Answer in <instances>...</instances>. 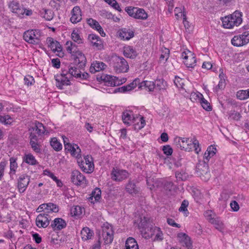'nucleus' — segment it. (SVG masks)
<instances>
[{
	"instance_id": "nucleus-1",
	"label": "nucleus",
	"mask_w": 249,
	"mask_h": 249,
	"mask_svg": "<svg viewBox=\"0 0 249 249\" xmlns=\"http://www.w3.org/2000/svg\"><path fill=\"white\" fill-rule=\"evenodd\" d=\"M67 51L71 54V58L73 60V63L79 65L80 68H84L85 66L87 60L85 55L79 51H75V45L71 41H67Z\"/></svg>"
},
{
	"instance_id": "nucleus-2",
	"label": "nucleus",
	"mask_w": 249,
	"mask_h": 249,
	"mask_svg": "<svg viewBox=\"0 0 249 249\" xmlns=\"http://www.w3.org/2000/svg\"><path fill=\"white\" fill-rule=\"evenodd\" d=\"M242 14L238 11L222 18L223 26L225 28L231 29L234 26L239 25L242 22Z\"/></svg>"
},
{
	"instance_id": "nucleus-3",
	"label": "nucleus",
	"mask_w": 249,
	"mask_h": 249,
	"mask_svg": "<svg viewBox=\"0 0 249 249\" xmlns=\"http://www.w3.org/2000/svg\"><path fill=\"white\" fill-rule=\"evenodd\" d=\"M113 68L114 71L118 72H126L129 69L127 62L123 57L116 56L113 58Z\"/></svg>"
},
{
	"instance_id": "nucleus-4",
	"label": "nucleus",
	"mask_w": 249,
	"mask_h": 249,
	"mask_svg": "<svg viewBox=\"0 0 249 249\" xmlns=\"http://www.w3.org/2000/svg\"><path fill=\"white\" fill-rule=\"evenodd\" d=\"M29 130L30 131V135L29 137L30 142H34L38 141L36 134H37L38 136L44 134L45 128L42 124L38 122H36L34 125L31 127Z\"/></svg>"
},
{
	"instance_id": "nucleus-5",
	"label": "nucleus",
	"mask_w": 249,
	"mask_h": 249,
	"mask_svg": "<svg viewBox=\"0 0 249 249\" xmlns=\"http://www.w3.org/2000/svg\"><path fill=\"white\" fill-rule=\"evenodd\" d=\"M77 162L80 168L85 173H90L94 169L92 158L88 155L84 158V160H78Z\"/></svg>"
},
{
	"instance_id": "nucleus-6",
	"label": "nucleus",
	"mask_w": 249,
	"mask_h": 249,
	"mask_svg": "<svg viewBox=\"0 0 249 249\" xmlns=\"http://www.w3.org/2000/svg\"><path fill=\"white\" fill-rule=\"evenodd\" d=\"M101 78L107 85L110 86H118L125 83L126 81L125 78L119 79L116 76L107 74L102 75Z\"/></svg>"
},
{
	"instance_id": "nucleus-7",
	"label": "nucleus",
	"mask_w": 249,
	"mask_h": 249,
	"mask_svg": "<svg viewBox=\"0 0 249 249\" xmlns=\"http://www.w3.org/2000/svg\"><path fill=\"white\" fill-rule=\"evenodd\" d=\"M208 170V164L205 161H200L197 163L196 167V173L204 181H207L210 178Z\"/></svg>"
},
{
	"instance_id": "nucleus-8",
	"label": "nucleus",
	"mask_w": 249,
	"mask_h": 249,
	"mask_svg": "<svg viewBox=\"0 0 249 249\" xmlns=\"http://www.w3.org/2000/svg\"><path fill=\"white\" fill-rule=\"evenodd\" d=\"M67 74V71L62 70L60 74H57L55 76L56 86L58 89H61L63 88V86L70 85L71 82L70 80L66 76Z\"/></svg>"
},
{
	"instance_id": "nucleus-9",
	"label": "nucleus",
	"mask_w": 249,
	"mask_h": 249,
	"mask_svg": "<svg viewBox=\"0 0 249 249\" xmlns=\"http://www.w3.org/2000/svg\"><path fill=\"white\" fill-rule=\"evenodd\" d=\"M182 58L184 59L185 65L189 68H193L196 65V59L194 54L187 50L182 53Z\"/></svg>"
},
{
	"instance_id": "nucleus-10",
	"label": "nucleus",
	"mask_w": 249,
	"mask_h": 249,
	"mask_svg": "<svg viewBox=\"0 0 249 249\" xmlns=\"http://www.w3.org/2000/svg\"><path fill=\"white\" fill-rule=\"evenodd\" d=\"M36 30H28L23 34L24 39L27 42L33 44H37L39 42V36L36 34Z\"/></svg>"
},
{
	"instance_id": "nucleus-11",
	"label": "nucleus",
	"mask_w": 249,
	"mask_h": 249,
	"mask_svg": "<svg viewBox=\"0 0 249 249\" xmlns=\"http://www.w3.org/2000/svg\"><path fill=\"white\" fill-rule=\"evenodd\" d=\"M50 217L48 213L39 214L36 218V225L38 228H45L49 225Z\"/></svg>"
},
{
	"instance_id": "nucleus-12",
	"label": "nucleus",
	"mask_w": 249,
	"mask_h": 249,
	"mask_svg": "<svg viewBox=\"0 0 249 249\" xmlns=\"http://www.w3.org/2000/svg\"><path fill=\"white\" fill-rule=\"evenodd\" d=\"M71 180L76 185L85 184L87 181L85 177L78 170H74L71 172Z\"/></svg>"
},
{
	"instance_id": "nucleus-13",
	"label": "nucleus",
	"mask_w": 249,
	"mask_h": 249,
	"mask_svg": "<svg viewBox=\"0 0 249 249\" xmlns=\"http://www.w3.org/2000/svg\"><path fill=\"white\" fill-rule=\"evenodd\" d=\"M30 182V177L26 175L21 176L18 181V192L22 194L24 193Z\"/></svg>"
},
{
	"instance_id": "nucleus-14",
	"label": "nucleus",
	"mask_w": 249,
	"mask_h": 249,
	"mask_svg": "<svg viewBox=\"0 0 249 249\" xmlns=\"http://www.w3.org/2000/svg\"><path fill=\"white\" fill-rule=\"evenodd\" d=\"M83 68H80L79 65H77L73 63H71L67 67V69H64L63 70L67 71V74L69 73L71 76L78 78L80 76V73H82L81 70Z\"/></svg>"
},
{
	"instance_id": "nucleus-15",
	"label": "nucleus",
	"mask_w": 249,
	"mask_h": 249,
	"mask_svg": "<svg viewBox=\"0 0 249 249\" xmlns=\"http://www.w3.org/2000/svg\"><path fill=\"white\" fill-rule=\"evenodd\" d=\"M113 232L112 228L111 226H107L103 227V237L105 244H110L112 242Z\"/></svg>"
},
{
	"instance_id": "nucleus-16",
	"label": "nucleus",
	"mask_w": 249,
	"mask_h": 249,
	"mask_svg": "<svg viewBox=\"0 0 249 249\" xmlns=\"http://www.w3.org/2000/svg\"><path fill=\"white\" fill-rule=\"evenodd\" d=\"M111 178L115 181H120L127 178L129 173L125 170H115L113 169L111 174Z\"/></svg>"
},
{
	"instance_id": "nucleus-17",
	"label": "nucleus",
	"mask_w": 249,
	"mask_h": 249,
	"mask_svg": "<svg viewBox=\"0 0 249 249\" xmlns=\"http://www.w3.org/2000/svg\"><path fill=\"white\" fill-rule=\"evenodd\" d=\"M177 237L179 242L182 246L186 247L188 249H192V243L190 237L186 233L183 232L178 233Z\"/></svg>"
},
{
	"instance_id": "nucleus-18",
	"label": "nucleus",
	"mask_w": 249,
	"mask_h": 249,
	"mask_svg": "<svg viewBox=\"0 0 249 249\" xmlns=\"http://www.w3.org/2000/svg\"><path fill=\"white\" fill-rule=\"evenodd\" d=\"M189 138L176 137L174 139V142L177 147L186 151H190V147L187 146Z\"/></svg>"
},
{
	"instance_id": "nucleus-19",
	"label": "nucleus",
	"mask_w": 249,
	"mask_h": 249,
	"mask_svg": "<svg viewBox=\"0 0 249 249\" xmlns=\"http://www.w3.org/2000/svg\"><path fill=\"white\" fill-rule=\"evenodd\" d=\"M82 19L81 11L79 6H74L71 11V21L73 23H77Z\"/></svg>"
},
{
	"instance_id": "nucleus-20",
	"label": "nucleus",
	"mask_w": 249,
	"mask_h": 249,
	"mask_svg": "<svg viewBox=\"0 0 249 249\" xmlns=\"http://www.w3.org/2000/svg\"><path fill=\"white\" fill-rule=\"evenodd\" d=\"M88 39L90 41L93 46L98 50H101L103 48V45L100 37L94 34H90L88 36Z\"/></svg>"
},
{
	"instance_id": "nucleus-21",
	"label": "nucleus",
	"mask_w": 249,
	"mask_h": 249,
	"mask_svg": "<svg viewBox=\"0 0 249 249\" xmlns=\"http://www.w3.org/2000/svg\"><path fill=\"white\" fill-rule=\"evenodd\" d=\"M88 24L93 29L97 30L102 36H105L106 34L99 22L92 18L87 19Z\"/></svg>"
},
{
	"instance_id": "nucleus-22",
	"label": "nucleus",
	"mask_w": 249,
	"mask_h": 249,
	"mask_svg": "<svg viewBox=\"0 0 249 249\" xmlns=\"http://www.w3.org/2000/svg\"><path fill=\"white\" fill-rule=\"evenodd\" d=\"M66 225L64 220L61 218H56L54 219L51 226L54 231H59L65 228Z\"/></svg>"
},
{
	"instance_id": "nucleus-23",
	"label": "nucleus",
	"mask_w": 249,
	"mask_h": 249,
	"mask_svg": "<svg viewBox=\"0 0 249 249\" xmlns=\"http://www.w3.org/2000/svg\"><path fill=\"white\" fill-rule=\"evenodd\" d=\"M9 8L12 12L16 14L19 17L21 14L23 7H22L17 0H12L8 4Z\"/></svg>"
},
{
	"instance_id": "nucleus-24",
	"label": "nucleus",
	"mask_w": 249,
	"mask_h": 249,
	"mask_svg": "<svg viewBox=\"0 0 249 249\" xmlns=\"http://www.w3.org/2000/svg\"><path fill=\"white\" fill-rule=\"evenodd\" d=\"M192 96H195L196 97L198 98V101L201 105L202 107L207 111H211L212 110V107L210 105V104L205 99L203 98V95L200 93H198L197 94L195 93L194 95H192Z\"/></svg>"
},
{
	"instance_id": "nucleus-25",
	"label": "nucleus",
	"mask_w": 249,
	"mask_h": 249,
	"mask_svg": "<svg viewBox=\"0 0 249 249\" xmlns=\"http://www.w3.org/2000/svg\"><path fill=\"white\" fill-rule=\"evenodd\" d=\"M187 146L190 147V151L194 149L196 154H198L200 151L199 142L195 138H189Z\"/></svg>"
},
{
	"instance_id": "nucleus-26",
	"label": "nucleus",
	"mask_w": 249,
	"mask_h": 249,
	"mask_svg": "<svg viewBox=\"0 0 249 249\" xmlns=\"http://www.w3.org/2000/svg\"><path fill=\"white\" fill-rule=\"evenodd\" d=\"M106 67L107 65L103 62L96 61L91 64L89 70L91 73H94L104 70Z\"/></svg>"
},
{
	"instance_id": "nucleus-27",
	"label": "nucleus",
	"mask_w": 249,
	"mask_h": 249,
	"mask_svg": "<svg viewBox=\"0 0 249 249\" xmlns=\"http://www.w3.org/2000/svg\"><path fill=\"white\" fill-rule=\"evenodd\" d=\"M47 41L49 44V46L53 51L59 52L62 51V47L59 42L54 41L53 38L48 37L47 39Z\"/></svg>"
},
{
	"instance_id": "nucleus-28",
	"label": "nucleus",
	"mask_w": 249,
	"mask_h": 249,
	"mask_svg": "<svg viewBox=\"0 0 249 249\" xmlns=\"http://www.w3.org/2000/svg\"><path fill=\"white\" fill-rule=\"evenodd\" d=\"M65 149L70 152L74 156L77 157L81 150L76 144L72 145L70 143H65Z\"/></svg>"
},
{
	"instance_id": "nucleus-29",
	"label": "nucleus",
	"mask_w": 249,
	"mask_h": 249,
	"mask_svg": "<svg viewBox=\"0 0 249 249\" xmlns=\"http://www.w3.org/2000/svg\"><path fill=\"white\" fill-rule=\"evenodd\" d=\"M125 190L130 194L136 195L139 193L140 188L136 185L133 181H129L126 185Z\"/></svg>"
},
{
	"instance_id": "nucleus-30",
	"label": "nucleus",
	"mask_w": 249,
	"mask_h": 249,
	"mask_svg": "<svg viewBox=\"0 0 249 249\" xmlns=\"http://www.w3.org/2000/svg\"><path fill=\"white\" fill-rule=\"evenodd\" d=\"M124 54L125 57L134 58L137 54L136 51L130 46H125L124 48Z\"/></svg>"
},
{
	"instance_id": "nucleus-31",
	"label": "nucleus",
	"mask_w": 249,
	"mask_h": 249,
	"mask_svg": "<svg viewBox=\"0 0 249 249\" xmlns=\"http://www.w3.org/2000/svg\"><path fill=\"white\" fill-rule=\"evenodd\" d=\"M119 36L124 40H129L134 36V33L130 29L124 28L120 32Z\"/></svg>"
},
{
	"instance_id": "nucleus-32",
	"label": "nucleus",
	"mask_w": 249,
	"mask_h": 249,
	"mask_svg": "<svg viewBox=\"0 0 249 249\" xmlns=\"http://www.w3.org/2000/svg\"><path fill=\"white\" fill-rule=\"evenodd\" d=\"M82 239L86 241L91 238L93 232L88 227H84L81 231Z\"/></svg>"
},
{
	"instance_id": "nucleus-33",
	"label": "nucleus",
	"mask_w": 249,
	"mask_h": 249,
	"mask_svg": "<svg viewBox=\"0 0 249 249\" xmlns=\"http://www.w3.org/2000/svg\"><path fill=\"white\" fill-rule=\"evenodd\" d=\"M125 249H139L138 244L134 238H127L125 242Z\"/></svg>"
},
{
	"instance_id": "nucleus-34",
	"label": "nucleus",
	"mask_w": 249,
	"mask_h": 249,
	"mask_svg": "<svg viewBox=\"0 0 249 249\" xmlns=\"http://www.w3.org/2000/svg\"><path fill=\"white\" fill-rule=\"evenodd\" d=\"M216 149L213 145L209 146L204 155V159L209 161V159L213 157L216 153Z\"/></svg>"
},
{
	"instance_id": "nucleus-35",
	"label": "nucleus",
	"mask_w": 249,
	"mask_h": 249,
	"mask_svg": "<svg viewBox=\"0 0 249 249\" xmlns=\"http://www.w3.org/2000/svg\"><path fill=\"white\" fill-rule=\"evenodd\" d=\"M148 18V15L147 13L142 8H138L135 13L134 18L136 19L145 20Z\"/></svg>"
},
{
	"instance_id": "nucleus-36",
	"label": "nucleus",
	"mask_w": 249,
	"mask_h": 249,
	"mask_svg": "<svg viewBox=\"0 0 249 249\" xmlns=\"http://www.w3.org/2000/svg\"><path fill=\"white\" fill-rule=\"evenodd\" d=\"M23 161L31 165H35L37 163L35 157L31 154H25L23 157Z\"/></svg>"
},
{
	"instance_id": "nucleus-37",
	"label": "nucleus",
	"mask_w": 249,
	"mask_h": 249,
	"mask_svg": "<svg viewBox=\"0 0 249 249\" xmlns=\"http://www.w3.org/2000/svg\"><path fill=\"white\" fill-rule=\"evenodd\" d=\"M161 53L160 57V63H164L169 57L170 51L166 48H162L161 50Z\"/></svg>"
},
{
	"instance_id": "nucleus-38",
	"label": "nucleus",
	"mask_w": 249,
	"mask_h": 249,
	"mask_svg": "<svg viewBox=\"0 0 249 249\" xmlns=\"http://www.w3.org/2000/svg\"><path fill=\"white\" fill-rule=\"evenodd\" d=\"M101 191L98 188H96L91 193L90 196L89 197V199L91 200H93V198L94 199V201H92V202H94L98 201L101 198Z\"/></svg>"
},
{
	"instance_id": "nucleus-39",
	"label": "nucleus",
	"mask_w": 249,
	"mask_h": 249,
	"mask_svg": "<svg viewBox=\"0 0 249 249\" xmlns=\"http://www.w3.org/2000/svg\"><path fill=\"white\" fill-rule=\"evenodd\" d=\"M50 144L52 148L56 151L61 150L62 148L61 143L57 140L56 138H53L50 141Z\"/></svg>"
},
{
	"instance_id": "nucleus-40",
	"label": "nucleus",
	"mask_w": 249,
	"mask_h": 249,
	"mask_svg": "<svg viewBox=\"0 0 249 249\" xmlns=\"http://www.w3.org/2000/svg\"><path fill=\"white\" fill-rule=\"evenodd\" d=\"M155 87L156 89L160 90L165 89L167 87L166 82L162 79H157L155 81Z\"/></svg>"
},
{
	"instance_id": "nucleus-41",
	"label": "nucleus",
	"mask_w": 249,
	"mask_h": 249,
	"mask_svg": "<svg viewBox=\"0 0 249 249\" xmlns=\"http://www.w3.org/2000/svg\"><path fill=\"white\" fill-rule=\"evenodd\" d=\"M210 222L214 226L216 229L220 231H221L224 228L223 222L218 218H212L210 219Z\"/></svg>"
},
{
	"instance_id": "nucleus-42",
	"label": "nucleus",
	"mask_w": 249,
	"mask_h": 249,
	"mask_svg": "<svg viewBox=\"0 0 249 249\" xmlns=\"http://www.w3.org/2000/svg\"><path fill=\"white\" fill-rule=\"evenodd\" d=\"M142 87H144L146 88H147L150 91H152L154 90L155 87V83L153 81H143L141 83V85L139 88H142Z\"/></svg>"
},
{
	"instance_id": "nucleus-43",
	"label": "nucleus",
	"mask_w": 249,
	"mask_h": 249,
	"mask_svg": "<svg viewBox=\"0 0 249 249\" xmlns=\"http://www.w3.org/2000/svg\"><path fill=\"white\" fill-rule=\"evenodd\" d=\"M83 212V209L79 206H74L71 207V213L72 216H79Z\"/></svg>"
},
{
	"instance_id": "nucleus-44",
	"label": "nucleus",
	"mask_w": 249,
	"mask_h": 249,
	"mask_svg": "<svg viewBox=\"0 0 249 249\" xmlns=\"http://www.w3.org/2000/svg\"><path fill=\"white\" fill-rule=\"evenodd\" d=\"M71 38L78 44L83 43V39L81 37L77 31L73 30L71 33Z\"/></svg>"
},
{
	"instance_id": "nucleus-45",
	"label": "nucleus",
	"mask_w": 249,
	"mask_h": 249,
	"mask_svg": "<svg viewBox=\"0 0 249 249\" xmlns=\"http://www.w3.org/2000/svg\"><path fill=\"white\" fill-rule=\"evenodd\" d=\"M44 174L46 175H47V176H49L50 178H51L56 182L57 186H58V187L62 186L63 183H62V181L60 180H59V179H58L56 177H55L53 173L49 171L45 170L44 171Z\"/></svg>"
},
{
	"instance_id": "nucleus-46",
	"label": "nucleus",
	"mask_w": 249,
	"mask_h": 249,
	"mask_svg": "<svg viewBox=\"0 0 249 249\" xmlns=\"http://www.w3.org/2000/svg\"><path fill=\"white\" fill-rule=\"evenodd\" d=\"M231 41L232 44L234 46L240 47L243 46L240 35L234 36Z\"/></svg>"
},
{
	"instance_id": "nucleus-47",
	"label": "nucleus",
	"mask_w": 249,
	"mask_h": 249,
	"mask_svg": "<svg viewBox=\"0 0 249 249\" xmlns=\"http://www.w3.org/2000/svg\"><path fill=\"white\" fill-rule=\"evenodd\" d=\"M237 98L240 100H243L249 98L247 90H240L236 93Z\"/></svg>"
},
{
	"instance_id": "nucleus-48",
	"label": "nucleus",
	"mask_w": 249,
	"mask_h": 249,
	"mask_svg": "<svg viewBox=\"0 0 249 249\" xmlns=\"http://www.w3.org/2000/svg\"><path fill=\"white\" fill-rule=\"evenodd\" d=\"M46 204L48 206L46 208V212L45 213H56L58 211V208L56 205L52 203Z\"/></svg>"
},
{
	"instance_id": "nucleus-49",
	"label": "nucleus",
	"mask_w": 249,
	"mask_h": 249,
	"mask_svg": "<svg viewBox=\"0 0 249 249\" xmlns=\"http://www.w3.org/2000/svg\"><path fill=\"white\" fill-rule=\"evenodd\" d=\"M16 159L15 158L12 157L10 159V168L11 172H13V173L14 174H15L16 169L18 167V164L16 161Z\"/></svg>"
},
{
	"instance_id": "nucleus-50",
	"label": "nucleus",
	"mask_w": 249,
	"mask_h": 249,
	"mask_svg": "<svg viewBox=\"0 0 249 249\" xmlns=\"http://www.w3.org/2000/svg\"><path fill=\"white\" fill-rule=\"evenodd\" d=\"M107 3L110 5L115 10H118L119 12L122 11L118 3L116 0H104Z\"/></svg>"
},
{
	"instance_id": "nucleus-51",
	"label": "nucleus",
	"mask_w": 249,
	"mask_h": 249,
	"mask_svg": "<svg viewBox=\"0 0 249 249\" xmlns=\"http://www.w3.org/2000/svg\"><path fill=\"white\" fill-rule=\"evenodd\" d=\"M0 122L5 124H10L12 119L9 115L0 116Z\"/></svg>"
},
{
	"instance_id": "nucleus-52",
	"label": "nucleus",
	"mask_w": 249,
	"mask_h": 249,
	"mask_svg": "<svg viewBox=\"0 0 249 249\" xmlns=\"http://www.w3.org/2000/svg\"><path fill=\"white\" fill-rule=\"evenodd\" d=\"M174 83L175 86L178 88L183 89L184 85V80L180 77L176 76H175Z\"/></svg>"
},
{
	"instance_id": "nucleus-53",
	"label": "nucleus",
	"mask_w": 249,
	"mask_h": 249,
	"mask_svg": "<svg viewBox=\"0 0 249 249\" xmlns=\"http://www.w3.org/2000/svg\"><path fill=\"white\" fill-rule=\"evenodd\" d=\"M132 119L131 115L127 112H124L122 115V120L125 124H129V121Z\"/></svg>"
},
{
	"instance_id": "nucleus-54",
	"label": "nucleus",
	"mask_w": 249,
	"mask_h": 249,
	"mask_svg": "<svg viewBox=\"0 0 249 249\" xmlns=\"http://www.w3.org/2000/svg\"><path fill=\"white\" fill-rule=\"evenodd\" d=\"M30 143L31 146V147L35 152L37 153H40L41 149L40 147V145L37 142V141L30 142Z\"/></svg>"
},
{
	"instance_id": "nucleus-55",
	"label": "nucleus",
	"mask_w": 249,
	"mask_h": 249,
	"mask_svg": "<svg viewBox=\"0 0 249 249\" xmlns=\"http://www.w3.org/2000/svg\"><path fill=\"white\" fill-rule=\"evenodd\" d=\"M53 14L51 10L47 9L44 10L43 18H45L46 20L50 21L53 19Z\"/></svg>"
},
{
	"instance_id": "nucleus-56",
	"label": "nucleus",
	"mask_w": 249,
	"mask_h": 249,
	"mask_svg": "<svg viewBox=\"0 0 249 249\" xmlns=\"http://www.w3.org/2000/svg\"><path fill=\"white\" fill-rule=\"evenodd\" d=\"M175 16L177 18H178L180 17V16L179 15V14H180L181 16H182L183 19L184 20L186 19V16L185 13L183 12L182 13V9L180 7H176L175 9Z\"/></svg>"
},
{
	"instance_id": "nucleus-57",
	"label": "nucleus",
	"mask_w": 249,
	"mask_h": 249,
	"mask_svg": "<svg viewBox=\"0 0 249 249\" xmlns=\"http://www.w3.org/2000/svg\"><path fill=\"white\" fill-rule=\"evenodd\" d=\"M242 38L243 45H245L249 42V32H245L243 34L240 35Z\"/></svg>"
},
{
	"instance_id": "nucleus-58",
	"label": "nucleus",
	"mask_w": 249,
	"mask_h": 249,
	"mask_svg": "<svg viewBox=\"0 0 249 249\" xmlns=\"http://www.w3.org/2000/svg\"><path fill=\"white\" fill-rule=\"evenodd\" d=\"M137 7H128L125 8V11L131 17L134 18Z\"/></svg>"
},
{
	"instance_id": "nucleus-59",
	"label": "nucleus",
	"mask_w": 249,
	"mask_h": 249,
	"mask_svg": "<svg viewBox=\"0 0 249 249\" xmlns=\"http://www.w3.org/2000/svg\"><path fill=\"white\" fill-rule=\"evenodd\" d=\"M25 84L28 86L32 85L35 83V80L33 76L27 75L24 77Z\"/></svg>"
},
{
	"instance_id": "nucleus-60",
	"label": "nucleus",
	"mask_w": 249,
	"mask_h": 249,
	"mask_svg": "<svg viewBox=\"0 0 249 249\" xmlns=\"http://www.w3.org/2000/svg\"><path fill=\"white\" fill-rule=\"evenodd\" d=\"M162 150L164 154L167 156H170L173 153V149L169 145L163 146L162 147Z\"/></svg>"
},
{
	"instance_id": "nucleus-61",
	"label": "nucleus",
	"mask_w": 249,
	"mask_h": 249,
	"mask_svg": "<svg viewBox=\"0 0 249 249\" xmlns=\"http://www.w3.org/2000/svg\"><path fill=\"white\" fill-rule=\"evenodd\" d=\"M140 121L141 122L140 124L139 123H138L137 124H136L134 125L135 129H141L142 128H143L145 124V122L144 120L143 117H142L140 118Z\"/></svg>"
},
{
	"instance_id": "nucleus-62",
	"label": "nucleus",
	"mask_w": 249,
	"mask_h": 249,
	"mask_svg": "<svg viewBox=\"0 0 249 249\" xmlns=\"http://www.w3.org/2000/svg\"><path fill=\"white\" fill-rule=\"evenodd\" d=\"M189 202L187 200H184L181 204V206L179 208V211L180 212H187V207L188 206Z\"/></svg>"
},
{
	"instance_id": "nucleus-63",
	"label": "nucleus",
	"mask_w": 249,
	"mask_h": 249,
	"mask_svg": "<svg viewBox=\"0 0 249 249\" xmlns=\"http://www.w3.org/2000/svg\"><path fill=\"white\" fill-rule=\"evenodd\" d=\"M137 79L134 80L132 83L130 84L125 86V89H126V90L127 91H130L132 89H133L134 88H135L137 87Z\"/></svg>"
},
{
	"instance_id": "nucleus-64",
	"label": "nucleus",
	"mask_w": 249,
	"mask_h": 249,
	"mask_svg": "<svg viewBox=\"0 0 249 249\" xmlns=\"http://www.w3.org/2000/svg\"><path fill=\"white\" fill-rule=\"evenodd\" d=\"M230 206L234 212H237L240 208L238 203L235 200H232L231 202Z\"/></svg>"
}]
</instances>
